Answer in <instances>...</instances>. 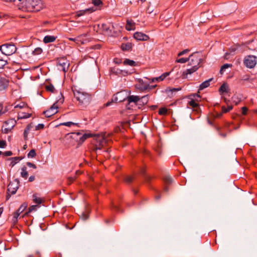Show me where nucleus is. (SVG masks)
<instances>
[{
  "label": "nucleus",
  "mask_w": 257,
  "mask_h": 257,
  "mask_svg": "<svg viewBox=\"0 0 257 257\" xmlns=\"http://www.w3.org/2000/svg\"><path fill=\"white\" fill-rule=\"evenodd\" d=\"M188 61H189V57L188 58H182L177 59L176 60V62L177 63H185L187 62H188Z\"/></svg>",
  "instance_id": "nucleus-37"
},
{
  "label": "nucleus",
  "mask_w": 257,
  "mask_h": 257,
  "mask_svg": "<svg viewBox=\"0 0 257 257\" xmlns=\"http://www.w3.org/2000/svg\"><path fill=\"white\" fill-rule=\"evenodd\" d=\"M44 127V125L43 124H39L37 126H36V130H38L40 129H43Z\"/></svg>",
  "instance_id": "nucleus-55"
},
{
  "label": "nucleus",
  "mask_w": 257,
  "mask_h": 257,
  "mask_svg": "<svg viewBox=\"0 0 257 257\" xmlns=\"http://www.w3.org/2000/svg\"><path fill=\"white\" fill-rule=\"evenodd\" d=\"M18 189L17 184L11 182L8 186V195H7V199H9L11 195L15 194Z\"/></svg>",
  "instance_id": "nucleus-10"
},
{
  "label": "nucleus",
  "mask_w": 257,
  "mask_h": 257,
  "mask_svg": "<svg viewBox=\"0 0 257 257\" xmlns=\"http://www.w3.org/2000/svg\"><path fill=\"white\" fill-rule=\"evenodd\" d=\"M123 64L124 65H130L131 66H135L137 65V63L134 60H130L128 59H125L123 62Z\"/></svg>",
  "instance_id": "nucleus-22"
},
{
  "label": "nucleus",
  "mask_w": 257,
  "mask_h": 257,
  "mask_svg": "<svg viewBox=\"0 0 257 257\" xmlns=\"http://www.w3.org/2000/svg\"><path fill=\"white\" fill-rule=\"evenodd\" d=\"M227 86L225 84H223L220 87L219 91L220 93L227 92Z\"/></svg>",
  "instance_id": "nucleus-32"
},
{
  "label": "nucleus",
  "mask_w": 257,
  "mask_h": 257,
  "mask_svg": "<svg viewBox=\"0 0 257 257\" xmlns=\"http://www.w3.org/2000/svg\"><path fill=\"white\" fill-rule=\"evenodd\" d=\"M90 134H83L82 132H74L68 134L65 137V140H69L72 139L74 141V143H77L78 145L82 144L87 138L90 137Z\"/></svg>",
  "instance_id": "nucleus-4"
},
{
  "label": "nucleus",
  "mask_w": 257,
  "mask_h": 257,
  "mask_svg": "<svg viewBox=\"0 0 257 257\" xmlns=\"http://www.w3.org/2000/svg\"><path fill=\"white\" fill-rule=\"evenodd\" d=\"M232 66V65L231 64H225L223 65L220 70V73L221 74H222L224 70L229 67H231Z\"/></svg>",
  "instance_id": "nucleus-30"
},
{
  "label": "nucleus",
  "mask_w": 257,
  "mask_h": 257,
  "mask_svg": "<svg viewBox=\"0 0 257 257\" xmlns=\"http://www.w3.org/2000/svg\"><path fill=\"white\" fill-rule=\"evenodd\" d=\"M134 37L139 41H147L149 39V37L148 35L141 32H136L134 34Z\"/></svg>",
  "instance_id": "nucleus-13"
},
{
  "label": "nucleus",
  "mask_w": 257,
  "mask_h": 257,
  "mask_svg": "<svg viewBox=\"0 0 257 257\" xmlns=\"http://www.w3.org/2000/svg\"><path fill=\"white\" fill-rule=\"evenodd\" d=\"M75 180V178L73 177H70L68 178V180L69 182V184H71L72 182H73Z\"/></svg>",
  "instance_id": "nucleus-58"
},
{
  "label": "nucleus",
  "mask_w": 257,
  "mask_h": 257,
  "mask_svg": "<svg viewBox=\"0 0 257 257\" xmlns=\"http://www.w3.org/2000/svg\"><path fill=\"white\" fill-rule=\"evenodd\" d=\"M128 74L127 71L121 70L120 75L123 76L127 75Z\"/></svg>",
  "instance_id": "nucleus-59"
},
{
  "label": "nucleus",
  "mask_w": 257,
  "mask_h": 257,
  "mask_svg": "<svg viewBox=\"0 0 257 257\" xmlns=\"http://www.w3.org/2000/svg\"><path fill=\"white\" fill-rule=\"evenodd\" d=\"M35 179V177L34 176H31L29 178V181L31 182H33Z\"/></svg>",
  "instance_id": "nucleus-60"
},
{
  "label": "nucleus",
  "mask_w": 257,
  "mask_h": 257,
  "mask_svg": "<svg viewBox=\"0 0 257 257\" xmlns=\"http://www.w3.org/2000/svg\"><path fill=\"white\" fill-rule=\"evenodd\" d=\"M57 102L54 103L50 108L49 109L44 111L43 113L45 115V116L47 117H50L55 114H56L57 112V109L58 108V106L57 105Z\"/></svg>",
  "instance_id": "nucleus-11"
},
{
  "label": "nucleus",
  "mask_w": 257,
  "mask_h": 257,
  "mask_svg": "<svg viewBox=\"0 0 257 257\" xmlns=\"http://www.w3.org/2000/svg\"><path fill=\"white\" fill-rule=\"evenodd\" d=\"M46 89L48 91L53 92L55 88L52 84H49L46 86Z\"/></svg>",
  "instance_id": "nucleus-39"
},
{
  "label": "nucleus",
  "mask_w": 257,
  "mask_h": 257,
  "mask_svg": "<svg viewBox=\"0 0 257 257\" xmlns=\"http://www.w3.org/2000/svg\"><path fill=\"white\" fill-rule=\"evenodd\" d=\"M212 78L209 79L207 80H206L202 82L200 85H199V90H202L207 87H208L210 85V82L212 81Z\"/></svg>",
  "instance_id": "nucleus-20"
},
{
  "label": "nucleus",
  "mask_w": 257,
  "mask_h": 257,
  "mask_svg": "<svg viewBox=\"0 0 257 257\" xmlns=\"http://www.w3.org/2000/svg\"><path fill=\"white\" fill-rule=\"evenodd\" d=\"M110 72L111 73L115 75H120L121 70L118 68L113 67L111 68Z\"/></svg>",
  "instance_id": "nucleus-27"
},
{
  "label": "nucleus",
  "mask_w": 257,
  "mask_h": 257,
  "mask_svg": "<svg viewBox=\"0 0 257 257\" xmlns=\"http://www.w3.org/2000/svg\"><path fill=\"white\" fill-rule=\"evenodd\" d=\"M190 51V50L189 49H185V50H184L183 51L179 52L178 54V56H181L183 55H184L186 53H187L188 52H189Z\"/></svg>",
  "instance_id": "nucleus-50"
},
{
  "label": "nucleus",
  "mask_w": 257,
  "mask_h": 257,
  "mask_svg": "<svg viewBox=\"0 0 257 257\" xmlns=\"http://www.w3.org/2000/svg\"><path fill=\"white\" fill-rule=\"evenodd\" d=\"M113 27V25L110 24H102L101 25V28L103 31L108 35L111 34V28Z\"/></svg>",
  "instance_id": "nucleus-15"
},
{
  "label": "nucleus",
  "mask_w": 257,
  "mask_h": 257,
  "mask_svg": "<svg viewBox=\"0 0 257 257\" xmlns=\"http://www.w3.org/2000/svg\"><path fill=\"white\" fill-rule=\"evenodd\" d=\"M7 63V61L0 59V68H2Z\"/></svg>",
  "instance_id": "nucleus-48"
},
{
  "label": "nucleus",
  "mask_w": 257,
  "mask_h": 257,
  "mask_svg": "<svg viewBox=\"0 0 257 257\" xmlns=\"http://www.w3.org/2000/svg\"><path fill=\"white\" fill-rule=\"evenodd\" d=\"M27 106V105L25 103L22 102L20 104L16 105L15 106V108H24Z\"/></svg>",
  "instance_id": "nucleus-43"
},
{
  "label": "nucleus",
  "mask_w": 257,
  "mask_h": 257,
  "mask_svg": "<svg viewBox=\"0 0 257 257\" xmlns=\"http://www.w3.org/2000/svg\"><path fill=\"white\" fill-rule=\"evenodd\" d=\"M167 112V109L166 108H161L159 110V114L160 115H165Z\"/></svg>",
  "instance_id": "nucleus-46"
},
{
  "label": "nucleus",
  "mask_w": 257,
  "mask_h": 257,
  "mask_svg": "<svg viewBox=\"0 0 257 257\" xmlns=\"http://www.w3.org/2000/svg\"><path fill=\"white\" fill-rule=\"evenodd\" d=\"M124 181L127 183H130L133 180V177L131 176H127L124 179Z\"/></svg>",
  "instance_id": "nucleus-41"
},
{
  "label": "nucleus",
  "mask_w": 257,
  "mask_h": 257,
  "mask_svg": "<svg viewBox=\"0 0 257 257\" xmlns=\"http://www.w3.org/2000/svg\"><path fill=\"white\" fill-rule=\"evenodd\" d=\"M42 52V49L41 48H36L34 51H33V54L34 55H39Z\"/></svg>",
  "instance_id": "nucleus-45"
},
{
  "label": "nucleus",
  "mask_w": 257,
  "mask_h": 257,
  "mask_svg": "<svg viewBox=\"0 0 257 257\" xmlns=\"http://www.w3.org/2000/svg\"><path fill=\"white\" fill-rule=\"evenodd\" d=\"M33 200L34 203L37 204H40L42 202V199L37 194L33 195Z\"/></svg>",
  "instance_id": "nucleus-24"
},
{
  "label": "nucleus",
  "mask_w": 257,
  "mask_h": 257,
  "mask_svg": "<svg viewBox=\"0 0 257 257\" xmlns=\"http://www.w3.org/2000/svg\"><path fill=\"white\" fill-rule=\"evenodd\" d=\"M36 156V153L35 150H31L28 154V158H34Z\"/></svg>",
  "instance_id": "nucleus-40"
},
{
  "label": "nucleus",
  "mask_w": 257,
  "mask_h": 257,
  "mask_svg": "<svg viewBox=\"0 0 257 257\" xmlns=\"http://www.w3.org/2000/svg\"><path fill=\"white\" fill-rule=\"evenodd\" d=\"M27 205L26 204H23L21 205V206L19 207V208L17 210L18 212H19L20 214L22 213L27 208Z\"/></svg>",
  "instance_id": "nucleus-36"
},
{
  "label": "nucleus",
  "mask_w": 257,
  "mask_h": 257,
  "mask_svg": "<svg viewBox=\"0 0 257 257\" xmlns=\"http://www.w3.org/2000/svg\"><path fill=\"white\" fill-rule=\"evenodd\" d=\"M95 141L96 142L94 150L97 151L98 150H101L104 145L106 144L107 141L106 140L105 134H98L95 136Z\"/></svg>",
  "instance_id": "nucleus-6"
},
{
  "label": "nucleus",
  "mask_w": 257,
  "mask_h": 257,
  "mask_svg": "<svg viewBox=\"0 0 257 257\" xmlns=\"http://www.w3.org/2000/svg\"><path fill=\"white\" fill-rule=\"evenodd\" d=\"M140 100H141L143 104H147L149 100V95H146L142 96L141 98H140Z\"/></svg>",
  "instance_id": "nucleus-35"
},
{
  "label": "nucleus",
  "mask_w": 257,
  "mask_h": 257,
  "mask_svg": "<svg viewBox=\"0 0 257 257\" xmlns=\"http://www.w3.org/2000/svg\"><path fill=\"white\" fill-rule=\"evenodd\" d=\"M21 175L22 177L26 179L28 177V173L27 171L26 167H24L22 168V172L21 173Z\"/></svg>",
  "instance_id": "nucleus-28"
},
{
  "label": "nucleus",
  "mask_w": 257,
  "mask_h": 257,
  "mask_svg": "<svg viewBox=\"0 0 257 257\" xmlns=\"http://www.w3.org/2000/svg\"><path fill=\"white\" fill-rule=\"evenodd\" d=\"M16 123V121L14 119H10L6 121L2 127V132L5 134L8 133L11 131Z\"/></svg>",
  "instance_id": "nucleus-8"
},
{
  "label": "nucleus",
  "mask_w": 257,
  "mask_h": 257,
  "mask_svg": "<svg viewBox=\"0 0 257 257\" xmlns=\"http://www.w3.org/2000/svg\"><path fill=\"white\" fill-rule=\"evenodd\" d=\"M247 110V108L246 107H242V114L243 115H245L246 114V112Z\"/></svg>",
  "instance_id": "nucleus-56"
},
{
  "label": "nucleus",
  "mask_w": 257,
  "mask_h": 257,
  "mask_svg": "<svg viewBox=\"0 0 257 257\" xmlns=\"http://www.w3.org/2000/svg\"><path fill=\"white\" fill-rule=\"evenodd\" d=\"M170 72H165L158 77L153 78L152 79V82L157 81H163L166 77L169 75Z\"/></svg>",
  "instance_id": "nucleus-19"
},
{
  "label": "nucleus",
  "mask_w": 257,
  "mask_h": 257,
  "mask_svg": "<svg viewBox=\"0 0 257 257\" xmlns=\"http://www.w3.org/2000/svg\"><path fill=\"white\" fill-rule=\"evenodd\" d=\"M121 48L123 50H129L132 48V44L130 43L122 44Z\"/></svg>",
  "instance_id": "nucleus-26"
},
{
  "label": "nucleus",
  "mask_w": 257,
  "mask_h": 257,
  "mask_svg": "<svg viewBox=\"0 0 257 257\" xmlns=\"http://www.w3.org/2000/svg\"><path fill=\"white\" fill-rule=\"evenodd\" d=\"M8 86V81L4 78L0 77V91L5 89Z\"/></svg>",
  "instance_id": "nucleus-17"
},
{
  "label": "nucleus",
  "mask_w": 257,
  "mask_h": 257,
  "mask_svg": "<svg viewBox=\"0 0 257 257\" xmlns=\"http://www.w3.org/2000/svg\"><path fill=\"white\" fill-rule=\"evenodd\" d=\"M136 87L142 91L150 88L149 84L145 83L142 79H139L138 83L136 85Z\"/></svg>",
  "instance_id": "nucleus-12"
},
{
  "label": "nucleus",
  "mask_w": 257,
  "mask_h": 257,
  "mask_svg": "<svg viewBox=\"0 0 257 257\" xmlns=\"http://www.w3.org/2000/svg\"><path fill=\"white\" fill-rule=\"evenodd\" d=\"M27 165L30 167H32L34 169H36L37 167L35 164L32 163L31 162H27Z\"/></svg>",
  "instance_id": "nucleus-54"
},
{
  "label": "nucleus",
  "mask_w": 257,
  "mask_h": 257,
  "mask_svg": "<svg viewBox=\"0 0 257 257\" xmlns=\"http://www.w3.org/2000/svg\"><path fill=\"white\" fill-rule=\"evenodd\" d=\"M232 109V106L231 105L228 106L227 107H225V106L222 107V112L223 113H226L229 111L230 110Z\"/></svg>",
  "instance_id": "nucleus-38"
},
{
  "label": "nucleus",
  "mask_w": 257,
  "mask_h": 257,
  "mask_svg": "<svg viewBox=\"0 0 257 257\" xmlns=\"http://www.w3.org/2000/svg\"><path fill=\"white\" fill-rule=\"evenodd\" d=\"M202 59V55L198 52H194L190 55L189 57L188 65L191 66V68L183 71L182 76L186 78L188 74H191L196 71L200 67V64Z\"/></svg>",
  "instance_id": "nucleus-1"
},
{
  "label": "nucleus",
  "mask_w": 257,
  "mask_h": 257,
  "mask_svg": "<svg viewBox=\"0 0 257 257\" xmlns=\"http://www.w3.org/2000/svg\"><path fill=\"white\" fill-rule=\"evenodd\" d=\"M67 143L68 144V145L74 146L75 145L74 141L72 139H69V140H65Z\"/></svg>",
  "instance_id": "nucleus-53"
},
{
  "label": "nucleus",
  "mask_w": 257,
  "mask_h": 257,
  "mask_svg": "<svg viewBox=\"0 0 257 257\" xmlns=\"http://www.w3.org/2000/svg\"><path fill=\"white\" fill-rule=\"evenodd\" d=\"M57 38V37L56 36L47 35L44 38L43 42L46 44L53 42L56 40Z\"/></svg>",
  "instance_id": "nucleus-18"
},
{
  "label": "nucleus",
  "mask_w": 257,
  "mask_h": 257,
  "mask_svg": "<svg viewBox=\"0 0 257 257\" xmlns=\"http://www.w3.org/2000/svg\"><path fill=\"white\" fill-rule=\"evenodd\" d=\"M81 217L83 220H86L88 218V215L85 214L84 213H82Z\"/></svg>",
  "instance_id": "nucleus-61"
},
{
  "label": "nucleus",
  "mask_w": 257,
  "mask_h": 257,
  "mask_svg": "<svg viewBox=\"0 0 257 257\" xmlns=\"http://www.w3.org/2000/svg\"><path fill=\"white\" fill-rule=\"evenodd\" d=\"M92 3L96 6H99L102 5V2L101 0H92Z\"/></svg>",
  "instance_id": "nucleus-42"
},
{
  "label": "nucleus",
  "mask_w": 257,
  "mask_h": 257,
  "mask_svg": "<svg viewBox=\"0 0 257 257\" xmlns=\"http://www.w3.org/2000/svg\"><path fill=\"white\" fill-rule=\"evenodd\" d=\"M2 155H3L5 156H11L13 155V153L11 151H6L4 153L2 152Z\"/></svg>",
  "instance_id": "nucleus-52"
},
{
  "label": "nucleus",
  "mask_w": 257,
  "mask_h": 257,
  "mask_svg": "<svg viewBox=\"0 0 257 257\" xmlns=\"http://www.w3.org/2000/svg\"><path fill=\"white\" fill-rule=\"evenodd\" d=\"M12 160L11 163V165L13 167L16 164H17L19 161H20L22 158L20 157H14L10 159Z\"/></svg>",
  "instance_id": "nucleus-29"
},
{
  "label": "nucleus",
  "mask_w": 257,
  "mask_h": 257,
  "mask_svg": "<svg viewBox=\"0 0 257 257\" xmlns=\"http://www.w3.org/2000/svg\"><path fill=\"white\" fill-rule=\"evenodd\" d=\"M7 146L6 142L5 141H0V148H5Z\"/></svg>",
  "instance_id": "nucleus-51"
},
{
  "label": "nucleus",
  "mask_w": 257,
  "mask_h": 257,
  "mask_svg": "<svg viewBox=\"0 0 257 257\" xmlns=\"http://www.w3.org/2000/svg\"><path fill=\"white\" fill-rule=\"evenodd\" d=\"M4 1H5L6 2H15L16 0H3Z\"/></svg>",
  "instance_id": "nucleus-63"
},
{
  "label": "nucleus",
  "mask_w": 257,
  "mask_h": 257,
  "mask_svg": "<svg viewBox=\"0 0 257 257\" xmlns=\"http://www.w3.org/2000/svg\"><path fill=\"white\" fill-rule=\"evenodd\" d=\"M2 53L6 55L10 56L17 51V47L13 44H5L0 46Z\"/></svg>",
  "instance_id": "nucleus-5"
},
{
  "label": "nucleus",
  "mask_w": 257,
  "mask_h": 257,
  "mask_svg": "<svg viewBox=\"0 0 257 257\" xmlns=\"http://www.w3.org/2000/svg\"><path fill=\"white\" fill-rule=\"evenodd\" d=\"M180 90H181L180 88H171L170 87H167L165 89V92L166 93L173 92H176V91H179Z\"/></svg>",
  "instance_id": "nucleus-31"
},
{
  "label": "nucleus",
  "mask_w": 257,
  "mask_h": 257,
  "mask_svg": "<svg viewBox=\"0 0 257 257\" xmlns=\"http://www.w3.org/2000/svg\"><path fill=\"white\" fill-rule=\"evenodd\" d=\"M164 179L165 182L168 184H170L172 182V179L170 176H165Z\"/></svg>",
  "instance_id": "nucleus-47"
},
{
  "label": "nucleus",
  "mask_w": 257,
  "mask_h": 257,
  "mask_svg": "<svg viewBox=\"0 0 257 257\" xmlns=\"http://www.w3.org/2000/svg\"><path fill=\"white\" fill-rule=\"evenodd\" d=\"M37 205H32L29 208V212H31L34 210H35Z\"/></svg>",
  "instance_id": "nucleus-57"
},
{
  "label": "nucleus",
  "mask_w": 257,
  "mask_h": 257,
  "mask_svg": "<svg viewBox=\"0 0 257 257\" xmlns=\"http://www.w3.org/2000/svg\"><path fill=\"white\" fill-rule=\"evenodd\" d=\"M7 111V109L6 108L3 110V105L2 103H0V115H2Z\"/></svg>",
  "instance_id": "nucleus-49"
},
{
  "label": "nucleus",
  "mask_w": 257,
  "mask_h": 257,
  "mask_svg": "<svg viewBox=\"0 0 257 257\" xmlns=\"http://www.w3.org/2000/svg\"><path fill=\"white\" fill-rule=\"evenodd\" d=\"M60 124L62 125L67 126H71L72 125H77V123H74V122H72L71 121H68V122L61 123Z\"/></svg>",
  "instance_id": "nucleus-44"
},
{
  "label": "nucleus",
  "mask_w": 257,
  "mask_h": 257,
  "mask_svg": "<svg viewBox=\"0 0 257 257\" xmlns=\"http://www.w3.org/2000/svg\"><path fill=\"white\" fill-rule=\"evenodd\" d=\"M156 86V85H154V86H150V88H149L148 89H151L152 88H155Z\"/></svg>",
  "instance_id": "nucleus-64"
},
{
  "label": "nucleus",
  "mask_w": 257,
  "mask_h": 257,
  "mask_svg": "<svg viewBox=\"0 0 257 257\" xmlns=\"http://www.w3.org/2000/svg\"><path fill=\"white\" fill-rule=\"evenodd\" d=\"M188 103L189 105L193 108H197L199 106L198 104L193 99L191 100Z\"/></svg>",
  "instance_id": "nucleus-34"
},
{
  "label": "nucleus",
  "mask_w": 257,
  "mask_h": 257,
  "mask_svg": "<svg viewBox=\"0 0 257 257\" xmlns=\"http://www.w3.org/2000/svg\"><path fill=\"white\" fill-rule=\"evenodd\" d=\"M93 11H94V10L91 8L86 9L85 10H80V11H77L75 13V15L74 16V18L75 19H77L79 17L84 15L85 14H86L87 13H91Z\"/></svg>",
  "instance_id": "nucleus-14"
},
{
  "label": "nucleus",
  "mask_w": 257,
  "mask_h": 257,
  "mask_svg": "<svg viewBox=\"0 0 257 257\" xmlns=\"http://www.w3.org/2000/svg\"><path fill=\"white\" fill-rule=\"evenodd\" d=\"M153 12V10L150 9V7H148V8H147V12L149 14H151Z\"/></svg>",
  "instance_id": "nucleus-62"
},
{
  "label": "nucleus",
  "mask_w": 257,
  "mask_h": 257,
  "mask_svg": "<svg viewBox=\"0 0 257 257\" xmlns=\"http://www.w3.org/2000/svg\"><path fill=\"white\" fill-rule=\"evenodd\" d=\"M127 104L126 105V107L127 109H132L130 105L131 103H134L135 105L137 104V102L140 100V97L137 95H130L126 97ZM133 106V105H131Z\"/></svg>",
  "instance_id": "nucleus-9"
},
{
  "label": "nucleus",
  "mask_w": 257,
  "mask_h": 257,
  "mask_svg": "<svg viewBox=\"0 0 257 257\" xmlns=\"http://www.w3.org/2000/svg\"><path fill=\"white\" fill-rule=\"evenodd\" d=\"M44 5L41 0H25L21 3L19 9L23 11L36 12L42 10Z\"/></svg>",
  "instance_id": "nucleus-2"
},
{
  "label": "nucleus",
  "mask_w": 257,
  "mask_h": 257,
  "mask_svg": "<svg viewBox=\"0 0 257 257\" xmlns=\"http://www.w3.org/2000/svg\"><path fill=\"white\" fill-rule=\"evenodd\" d=\"M74 95L81 107L87 106L91 100V96L90 94L80 90L74 91Z\"/></svg>",
  "instance_id": "nucleus-3"
},
{
  "label": "nucleus",
  "mask_w": 257,
  "mask_h": 257,
  "mask_svg": "<svg viewBox=\"0 0 257 257\" xmlns=\"http://www.w3.org/2000/svg\"><path fill=\"white\" fill-rule=\"evenodd\" d=\"M20 214L17 211L14 212L13 217L12 218V221L14 223H16L18 221V218Z\"/></svg>",
  "instance_id": "nucleus-33"
},
{
  "label": "nucleus",
  "mask_w": 257,
  "mask_h": 257,
  "mask_svg": "<svg viewBox=\"0 0 257 257\" xmlns=\"http://www.w3.org/2000/svg\"><path fill=\"white\" fill-rule=\"evenodd\" d=\"M31 115L30 113L22 112L19 113L18 117V119H24L30 117Z\"/></svg>",
  "instance_id": "nucleus-25"
},
{
  "label": "nucleus",
  "mask_w": 257,
  "mask_h": 257,
  "mask_svg": "<svg viewBox=\"0 0 257 257\" xmlns=\"http://www.w3.org/2000/svg\"><path fill=\"white\" fill-rule=\"evenodd\" d=\"M125 28L128 31L134 30L135 23L132 20H127Z\"/></svg>",
  "instance_id": "nucleus-21"
},
{
  "label": "nucleus",
  "mask_w": 257,
  "mask_h": 257,
  "mask_svg": "<svg viewBox=\"0 0 257 257\" xmlns=\"http://www.w3.org/2000/svg\"><path fill=\"white\" fill-rule=\"evenodd\" d=\"M257 62V58L253 55L246 56L243 60L244 65L249 68H253L255 67Z\"/></svg>",
  "instance_id": "nucleus-7"
},
{
  "label": "nucleus",
  "mask_w": 257,
  "mask_h": 257,
  "mask_svg": "<svg viewBox=\"0 0 257 257\" xmlns=\"http://www.w3.org/2000/svg\"><path fill=\"white\" fill-rule=\"evenodd\" d=\"M33 127V125L32 123L29 124L26 127L24 132V137L25 140H27L28 135L30 130Z\"/></svg>",
  "instance_id": "nucleus-23"
},
{
  "label": "nucleus",
  "mask_w": 257,
  "mask_h": 257,
  "mask_svg": "<svg viewBox=\"0 0 257 257\" xmlns=\"http://www.w3.org/2000/svg\"><path fill=\"white\" fill-rule=\"evenodd\" d=\"M86 36V35L83 34V35L79 36L78 37H77L76 38H69L68 39L70 41H74L77 44H82L84 43V42L81 40V38L82 37H85Z\"/></svg>",
  "instance_id": "nucleus-16"
}]
</instances>
